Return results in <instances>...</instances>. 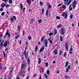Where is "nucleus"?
Returning a JSON list of instances; mask_svg holds the SVG:
<instances>
[{"label":"nucleus","instance_id":"c85d7f7f","mask_svg":"<svg viewBox=\"0 0 79 79\" xmlns=\"http://www.w3.org/2000/svg\"><path fill=\"white\" fill-rule=\"evenodd\" d=\"M46 14L47 17H48V11H46Z\"/></svg>","mask_w":79,"mask_h":79},{"label":"nucleus","instance_id":"dca6fc26","mask_svg":"<svg viewBox=\"0 0 79 79\" xmlns=\"http://www.w3.org/2000/svg\"><path fill=\"white\" fill-rule=\"evenodd\" d=\"M68 64H69V62L68 61H67L65 63V68H66L67 66H68Z\"/></svg>","mask_w":79,"mask_h":79},{"label":"nucleus","instance_id":"b1692460","mask_svg":"<svg viewBox=\"0 0 79 79\" xmlns=\"http://www.w3.org/2000/svg\"><path fill=\"white\" fill-rule=\"evenodd\" d=\"M20 8L21 9V10H23V4H22L21 3H20Z\"/></svg>","mask_w":79,"mask_h":79},{"label":"nucleus","instance_id":"473e14b6","mask_svg":"<svg viewBox=\"0 0 79 79\" xmlns=\"http://www.w3.org/2000/svg\"><path fill=\"white\" fill-rule=\"evenodd\" d=\"M62 53H63V52L61 51V50H60V55H62Z\"/></svg>","mask_w":79,"mask_h":79},{"label":"nucleus","instance_id":"5fc2aeb1","mask_svg":"<svg viewBox=\"0 0 79 79\" xmlns=\"http://www.w3.org/2000/svg\"><path fill=\"white\" fill-rule=\"evenodd\" d=\"M13 18H14L15 20H16V16H13Z\"/></svg>","mask_w":79,"mask_h":79},{"label":"nucleus","instance_id":"4468645a","mask_svg":"<svg viewBox=\"0 0 79 79\" xmlns=\"http://www.w3.org/2000/svg\"><path fill=\"white\" fill-rule=\"evenodd\" d=\"M48 41H49V42L51 44H53V41L51 40V38H49L48 39Z\"/></svg>","mask_w":79,"mask_h":79},{"label":"nucleus","instance_id":"58836bf2","mask_svg":"<svg viewBox=\"0 0 79 79\" xmlns=\"http://www.w3.org/2000/svg\"><path fill=\"white\" fill-rule=\"evenodd\" d=\"M25 10H26V8H25V7H24L23 9V13H25Z\"/></svg>","mask_w":79,"mask_h":79},{"label":"nucleus","instance_id":"9b49d317","mask_svg":"<svg viewBox=\"0 0 79 79\" xmlns=\"http://www.w3.org/2000/svg\"><path fill=\"white\" fill-rule=\"evenodd\" d=\"M65 48L67 51H68V43H65Z\"/></svg>","mask_w":79,"mask_h":79},{"label":"nucleus","instance_id":"2f4dec72","mask_svg":"<svg viewBox=\"0 0 79 79\" xmlns=\"http://www.w3.org/2000/svg\"><path fill=\"white\" fill-rule=\"evenodd\" d=\"M11 23H12L13 22V21H14V19H13V18H11Z\"/></svg>","mask_w":79,"mask_h":79},{"label":"nucleus","instance_id":"de8ad7c7","mask_svg":"<svg viewBox=\"0 0 79 79\" xmlns=\"http://www.w3.org/2000/svg\"><path fill=\"white\" fill-rule=\"evenodd\" d=\"M44 69H43V68H41V69H40V71H41L42 72V71H44Z\"/></svg>","mask_w":79,"mask_h":79},{"label":"nucleus","instance_id":"4d7b16f0","mask_svg":"<svg viewBox=\"0 0 79 79\" xmlns=\"http://www.w3.org/2000/svg\"><path fill=\"white\" fill-rule=\"evenodd\" d=\"M0 45L1 47H3V43H1Z\"/></svg>","mask_w":79,"mask_h":79},{"label":"nucleus","instance_id":"7c9ffc66","mask_svg":"<svg viewBox=\"0 0 79 79\" xmlns=\"http://www.w3.org/2000/svg\"><path fill=\"white\" fill-rule=\"evenodd\" d=\"M40 4L41 6H42V5H43V2H42L41 1H40Z\"/></svg>","mask_w":79,"mask_h":79},{"label":"nucleus","instance_id":"2eb2a0df","mask_svg":"<svg viewBox=\"0 0 79 79\" xmlns=\"http://www.w3.org/2000/svg\"><path fill=\"white\" fill-rule=\"evenodd\" d=\"M27 2L29 5H31V0L29 1H27Z\"/></svg>","mask_w":79,"mask_h":79},{"label":"nucleus","instance_id":"f257e3e1","mask_svg":"<svg viewBox=\"0 0 79 79\" xmlns=\"http://www.w3.org/2000/svg\"><path fill=\"white\" fill-rule=\"evenodd\" d=\"M27 68V63L24 62H22L21 68L22 70L23 69V68Z\"/></svg>","mask_w":79,"mask_h":79},{"label":"nucleus","instance_id":"bf43d9fd","mask_svg":"<svg viewBox=\"0 0 79 79\" xmlns=\"http://www.w3.org/2000/svg\"><path fill=\"white\" fill-rule=\"evenodd\" d=\"M72 10H73V8H71L69 9V10H70V11H71Z\"/></svg>","mask_w":79,"mask_h":79},{"label":"nucleus","instance_id":"864d4df0","mask_svg":"<svg viewBox=\"0 0 79 79\" xmlns=\"http://www.w3.org/2000/svg\"><path fill=\"white\" fill-rule=\"evenodd\" d=\"M44 12V9L43 8L42 9V13H43Z\"/></svg>","mask_w":79,"mask_h":79},{"label":"nucleus","instance_id":"1a4fd4ad","mask_svg":"<svg viewBox=\"0 0 79 79\" xmlns=\"http://www.w3.org/2000/svg\"><path fill=\"white\" fill-rule=\"evenodd\" d=\"M6 31L7 32L5 34L6 35H8V37H10V35H11V34H9V33H8V30H7Z\"/></svg>","mask_w":79,"mask_h":79},{"label":"nucleus","instance_id":"4c0bfd02","mask_svg":"<svg viewBox=\"0 0 79 79\" xmlns=\"http://www.w3.org/2000/svg\"><path fill=\"white\" fill-rule=\"evenodd\" d=\"M56 18L57 19H60V17L58 16L56 17Z\"/></svg>","mask_w":79,"mask_h":79},{"label":"nucleus","instance_id":"6e6552de","mask_svg":"<svg viewBox=\"0 0 79 79\" xmlns=\"http://www.w3.org/2000/svg\"><path fill=\"white\" fill-rule=\"evenodd\" d=\"M58 52L57 50L55 49L53 51V53L55 54V55L58 54Z\"/></svg>","mask_w":79,"mask_h":79},{"label":"nucleus","instance_id":"a19ab883","mask_svg":"<svg viewBox=\"0 0 79 79\" xmlns=\"http://www.w3.org/2000/svg\"><path fill=\"white\" fill-rule=\"evenodd\" d=\"M45 64H46V67H47V66H48V64L47 63H46Z\"/></svg>","mask_w":79,"mask_h":79},{"label":"nucleus","instance_id":"aec40b11","mask_svg":"<svg viewBox=\"0 0 79 79\" xmlns=\"http://www.w3.org/2000/svg\"><path fill=\"white\" fill-rule=\"evenodd\" d=\"M46 73L48 76H49L50 75V71L48 70H47Z\"/></svg>","mask_w":79,"mask_h":79},{"label":"nucleus","instance_id":"0e129e2a","mask_svg":"<svg viewBox=\"0 0 79 79\" xmlns=\"http://www.w3.org/2000/svg\"><path fill=\"white\" fill-rule=\"evenodd\" d=\"M57 32L56 31H55L54 33V35H55L56 34Z\"/></svg>","mask_w":79,"mask_h":79},{"label":"nucleus","instance_id":"4be33fe9","mask_svg":"<svg viewBox=\"0 0 79 79\" xmlns=\"http://www.w3.org/2000/svg\"><path fill=\"white\" fill-rule=\"evenodd\" d=\"M39 62H38V64H40V62H41V59H40V58H39Z\"/></svg>","mask_w":79,"mask_h":79},{"label":"nucleus","instance_id":"37998d69","mask_svg":"<svg viewBox=\"0 0 79 79\" xmlns=\"http://www.w3.org/2000/svg\"><path fill=\"white\" fill-rule=\"evenodd\" d=\"M8 0H3L2 1L5 2V3H6V2H8Z\"/></svg>","mask_w":79,"mask_h":79},{"label":"nucleus","instance_id":"bb28decb","mask_svg":"<svg viewBox=\"0 0 79 79\" xmlns=\"http://www.w3.org/2000/svg\"><path fill=\"white\" fill-rule=\"evenodd\" d=\"M20 29H21V27H20V25H18V31H20Z\"/></svg>","mask_w":79,"mask_h":79},{"label":"nucleus","instance_id":"09e8293b","mask_svg":"<svg viewBox=\"0 0 79 79\" xmlns=\"http://www.w3.org/2000/svg\"><path fill=\"white\" fill-rule=\"evenodd\" d=\"M34 21H35V20H34V19H31V21L32 23H33Z\"/></svg>","mask_w":79,"mask_h":79},{"label":"nucleus","instance_id":"8fccbe9b","mask_svg":"<svg viewBox=\"0 0 79 79\" xmlns=\"http://www.w3.org/2000/svg\"><path fill=\"white\" fill-rule=\"evenodd\" d=\"M70 18V19H72L73 18V15H71Z\"/></svg>","mask_w":79,"mask_h":79},{"label":"nucleus","instance_id":"338daca9","mask_svg":"<svg viewBox=\"0 0 79 79\" xmlns=\"http://www.w3.org/2000/svg\"><path fill=\"white\" fill-rule=\"evenodd\" d=\"M40 42H39L38 43V45H40Z\"/></svg>","mask_w":79,"mask_h":79},{"label":"nucleus","instance_id":"f3484780","mask_svg":"<svg viewBox=\"0 0 79 79\" xmlns=\"http://www.w3.org/2000/svg\"><path fill=\"white\" fill-rule=\"evenodd\" d=\"M44 76H45V79H47L48 77V75H47L46 73L44 74Z\"/></svg>","mask_w":79,"mask_h":79},{"label":"nucleus","instance_id":"f8f14e48","mask_svg":"<svg viewBox=\"0 0 79 79\" xmlns=\"http://www.w3.org/2000/svg\"><path fill=\"white\" fill-rule=\"evenodd\" d=\"M5 3L3 2L1 5V6L2 8H3V7H5L6 6V4H4Z\"/></svg>","mask_w":79,"mask_h":79},{"label":"nucleus","instance_id":"79ce46f5","mask_svg":"<svg viewBox=\"0 0 79 79\" xmlns=\"http://www.w3.org/2000/svg\"><path fill=\"white\" fill-rule=\"evenodd\" d=\"M19 35H17L15 36V39H18V37H19Z\"/></svg>","mask_w":79,"mask_h":79},{"label":"nucleus","instance_id":"680f3d73","mask_svg":"<svg viewBox=\"0 0 79 79\" xmlns=\"http://www.w3.org/2000/svg\"><path fill=\"white\" fill-rule=\"evenodd\" d=\"M71 51H73V48H71L70 49V51L71 52Z\"/></svg>","mask_w":79,"mask_h":79},{"label":"nucleus","instance_id":"cd10ccee","mask_svg":"<svg viewBox=\"0 0 79 79\" xmlns=\"http://www.w3.org/2000/svg\"><path fill=\"white\" fill-rule=\"evenodd\" d=\"M60 40L61 42H62V41H63V37L62 36L60 37Z\"/></svg>","mask_w":79,"mask_h":79},{"label":"nucleus","instance_id":"c756f323","mask_svg":"<svg viewBox=\"0 0 79 79\" xmlns=\"http://www.w3.org/2000/svg\"><path fill=\"white\" fill-rule=\"evenodd\" d=\"M38 22L39 23H41L42 22V19H40V20H38Z\"/></svg>","mask_w":79,"mask_h":79},{"label":"nucleus","instance_id":"c9c22d12","mask_svg":"<svg viewBox=\"0 0 79 79\" xmlns=\"http://www.w3.org/2000/svg\"><path fill=\"white\" fill-rule=\"evenodd\" d=\"M65 79H68V78H70V77H68L67 76H65Z\"/></svg>","mask_w":79,"mask_h":79},{"label":"nucleus","instance_id":"72a5a7b5","mask_svg":"<svg viewBox=\"0 0 79 79\" xmlns=\"http://www.w3.org/2000/svg\"><path fill=\"white\" fill-rule=\"evenodd\" d=\"M8 2H9V3L11 4V3H12V0H9L8 1Z\"/></svg>","mask_w":79,"mask_h":79},{"label":"nucleus","instance_id":"f03ea898","mask_svg":"<svg viewBox=\"0 0 79 79\" xmlns=\"http://www.w3.org/2000/svg\"><path fill=\"white\" fill-rule=\"evenodd\" d=\"M27 47L25 48V50L24 51V52H23L24 54L25 55V56L26 59H27V57H28V54L29 53L28 52H26V50H27Z\"/></svg>","mask_w":79,"mask_h":79},{"label":"nucleus","instance_id":"9d476101","mask_svg":"<svg viewBox=\"0 0 79 79\" xmlns=\"http://www.w3.org/2000/svg\"><path fill=\"white\" fill-rule=\"evenodd\" d=\"M44 48H45V46H43L40 48V52H42L43 51V50H44Z\"/></svg>","mask_w":79,"mask_h":79},{"label":"nucleus","instance_id":"5701e85b","mask_svg":"<svg viewBox=\"0 0 79 79\" xmlns=\"http://www.w3.org/2000/svg\"><path fill=\"white\" fill-rule=\"evenodd\" d=\"M38 50V47L37 46H36L35 47V52H36Z\"/></svg>","mask_w":79,"mask_h":79},{"label":"nucleus","instance_id":"0eeeda50","mask_svg":"<svg viewBox=\"0 0 79 79\" xmlns=\"http://www.w3.org/2000/svg\"><path fill=\"white\" fill-rule=\"evenodd\" d=\"M62 16H63V17H65V18H67L68 14H67V13L65 12H63L62 15Z\"/></svg>","mask_w":79,"mask_h":79},{"label":"nucleus","instance_id":"49530a36","mask_svg":"<svg viewBox=\"0 0 79 79\" xmlns=\"http://www.w3.org/2000/svg\"><path fill=\"white\" fill-rule=\"evenodd\" d=\"M53 35V33H51L49 34V35H50V36H51Z\"/></svg>","mask_w":79,"mask_h":79},{"label":"nucleus","instance_id":"ea45409f","mask_svg":"<svg viewBox=\"0 0 79 79\" xmlns=\"http://www.w3.org/2000/svg\"><path fill=\"white\" fill-rule=\"evenodd\" d=\"M10 5H8V4H7L6 5V8H8V7H9V6H10Z\"/></svg>","mask_w":79,"mask_h":79},{"label":"nucleus","instance_id":"6ab92c4d","mask_svg":"<svg viewBox=\"0 0 79 79\" xmlns=\"http://www.w3.org/2000/svg\"><path fill=\"white\" fill-rule=\"evenodd\" d=\"M61 8H63L64 10H66V7L65 6H63Z\"/></svg>","mask_w":79,"mask_h":79},{"label":"nucleus","instance_id":"a18cd8bd","mask_svg":"<svg viewBox=\"0 0 79 79\" xmlns=\"http://www.w3.org/2000/svg\"><path fill=\"white\" fill-rule=\"evenodd\" d=\"M3 8H1L0 9V11H3Z\"/></svg>","mask_w":79,"mask_h":79},{"label":"nucleus","instance_id":"3c124183","mask_svg":"<svg viewBox=\"0 0 79 79\" xmlns=\"http://www.w3.org/2000/svg\"><path fill=\"white\" fill-rule=\"evenodd\" d=\"M24 34H25V31H23V36L24 35Z\"/></svg>","mask_w":79,"mask_h":79},{"label":"nucleus","instance_id":"052dcab7","mask_svg":"<svg viewBox=\"0 0 79 79\" xmlns=\"http://www.w3.org/2000/svg\"><path fill=\"white\" fill-rule=\"evenodd\" d=\"M28 72H29V71H30V68L29 67H28Z\"/></svg>","mask_w":79,"mask_h":79},{"label":"nucleus","instance_id":"f704fd0d","mask_svg":"<svg viewBox=\"0 0 79 79\" xmlns=\"http://www.w3.org/2000/svg\"><path fill=\"white\" fill-rule=\"evenodd\" d=\"M28 40H31V39H32V38H31V36H28Z\"/></svg>","mask_w":79,"mask_h":79},{"label":"nucleus","instance_id":"423d86ee","mask_svg":"<svg viewBox=\"0 0 79 79\" xmlns=\"http://www.w3.org/2000/svg\"><path fill=\"white\" fill-rule=\"evenodd\" d=\"M10 42L8 40H6V42L5 43L3 44L4 47H6L7 46V45H9Z\"/></svg>","mask_w":79,"mask_h":79},{"label":"nucleus","instance_id":"7ed1b4c3","mask_svg":"<svg viewBox=\"0 0 79 79\" xmlns=\"http://www.w3.org/2000/svg\"><path fill=\"white\" fill-rule=\"evenodd\" d=\"M77 1L76 0H74L72 3V6L73 8V9H75L76 8V5H77Z\"/></svg>","mask_w":79,"mask_h":79},{"label":"nucleus","instance_id":"603ef678","mask_svg":"<svg viewBox=\"0 0 79 79\" xmlns=\"http://www.w3.org/2000/svg\"><path fill=\"white\" fill-rule=\"evenodd\" d=\"M48 7L49 8H51V7H52V6L50 5V4H49V5L48 6Z\"/></svg>","mask_w":79,"mask_h":79},{"label":"nucleus","instance_id":"393cba45","mask_svg":"<svg viewBox=\"0 0 79 79\" xmlns=\"http://www.w3.org/2000/svg\"><path fill=\"white\" fill-rule=\"evenodd\" d=\"M45 39V36H43L41 39V42H43L44 41V39Z\"/></svg>","mask_w":79,"mask_h":79},{"label":"nucleus","instance_id":"20e7f679","mask_svg":"<svg viewBox=\"0 0 79 79\" xmlns=\"http://www.w3.org/2000/svg\"><path fill=\"white\" fill-rule=\"evenodd\" d=\"M64 33H65V30H64V28H61L60 30V34H61V35H63Z\"/></svg>","mask_w":79,"mask_h":79},{"label":"nucleus","instance_id":"774afa93","mask_svg":"<svg viewBox=\"0 0 79 79\" xmlns=\"http://www.w3.org/2000/svg\"><path fill=\"white\" fill-rule=\"evenodd\" d=\"M21 40H20L19 42V44H21Z\"/></svg>","mask_w":79,"mask_h":79},{"label":"nucleus","instance_id":"69168bd1","mask_svg":"<svg viewBox=\"0 0 79 79\" xmlns=\"http://www.w3.org/2000/svg\"><path fill=\"white\" fill-rule=\"evenodd\" d=\"M70 3H71L70 2H69L67 4V6H68V5H69Z\"/></svg>","mask_w":79,"mask_h":79},{"label":"nucleus","instance_id":"39448f33","mask_svg":"<svg viewBox=\"0 0 79 79\" xmlns=\"http://www.w3.org/2000/svg\"><path fill=\"white\" fill-rule=\"evenodd\" d=\"M44 42L45 47H48V41L46 39H44Z\"/></svg>","mask_w":79,"mask_h":79},{"label":"nucleus","instance_id":"ddd939ff","mask_svg":"<svg viewBox=\"0 0 79 79\" xmlns=\"http://www.w3.org/2000/svg\"><path fill=\"white\" fill-rule=\"evenodd\" d=\"M69 69H70V65H69L68 66V68H66V73H68L69 71Z\"/></svg>","mask_w":79,"mask_h":79},{"label":"nucleus","instance_id":"412c9836","mask_svg":"<svg viewBox=\"0 0 79 79\" xmlns=\"http://www.w3.org/2000/svg\"><path fill=\"white\" fill-rule=\"evenodd\" d=\"M61 27V24H60L57 26V28H58V29L59 28H60V27Z\"/></svg>","mask_w":79,"mask_h":79},{"label":"nucleus","instance_id":"6e6d98bb","mask_svg":"<svg viewBox=\"0 0 79 79\" xmlns=\"http://www.w3.org/2000/svg\"><path fill=\"white\" fill-rule=\"evenodd\" d=\"M37 76V74H34L33 75V77H36Z\"/></svg>","mask_w":79,"mask_h":79},{"label":"nucleus","instance_id":"a211bd4d","mask_svg":"<svg viewBox=\"0 0 79 79\" xmlns=\"http://www.w3.org/2000/svg\"><path fill=\"white\" fill-rule=\"evenodd\" d=\"M64 3L66 4V3H68L69 0H64Z\"/></svg>","mask_w":79,"mask_h":79},{"label":"nucleus","instance_id":"e433bc0d","mask_svg":"<svg viewBox=\"0 0 79 79\" xmlns=\"http://www.w3.org/2000/svg\"><path fill=\"white\" fill-rule=\"evenodd\" d=\"M1 15L2 16H4L5 15V12H2L1 13Z\"/></svg>","mask_w":79,"mask_h":79},{"label":"nucleus","instance_id":"e2e57ef3","mask_svg":"<svg viewBox=\"0 0 79 79\" xmlns=\"http://www.w3.org/2000/svg\"><path fill=\"white\" fill-rule=\"evenodd\" d=\"M3 53L4 56H6V54H5V52H4V51L3 52Z\"/></svg>","mask_w":79,"mask_h":79},{"label":"nucleus","instance_id":"13d9d810","mask_svg":"<svg viewBox=\"0 0 79 79\" xmlns=\"http://www.w3.org/2000/svg\"><path fill=\"white\" fill-rule=\"evenodd\" d=\"M40 76L39 77V79H42V77H41V75L40 74Z\"/></svg>","mask_w":79,"mask_h":79},{"label":"nucleus","instance_id":"a878e982","mask_svg":"<svg viewBox=\"0 0 79 79\" xmlns=\"http://www.w3.org/2000/svg\"><path fill=\"white\" fill-rule=\"evenodd\" d=\"M28 63V64H30V60L29 59V58L27 59Z\"/></svg>","mask_w":79,"mask_h":79},{"label":"nucleus","instance_id":"c03bdc74","mask_svg":"<svg viewBox=\"0 0 79 79\" xmlns=\"http://www.w3.org/2000/svg\"><path fill=\"white\" fill-rule=\"evenodd\" d=\"M66 56V52H65L64 55V57H65Z\"/></svg>","mask_w":79,"mask_h":79}]
</instances>
